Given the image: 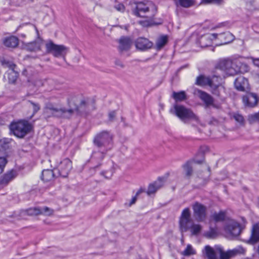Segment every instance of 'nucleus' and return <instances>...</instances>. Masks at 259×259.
<instances>
[{
	"label": "nucleus",
	"mask_w": 259,
	"mask_h": 259,
	"mask_svg": "<svg viewBox=\"0 0 259 259\" xmlns=\"http://www.w3.org/2000/svg\"><path fill=\"white\" fill-rule=\"evenodd\" d=\"M241 57L220 59L216 65V68L224 71L229 75H234L239 73H243L248 71L247 65L242 62Z\"/></svg>",
	"instance_id": "f257e3e1"
},
{
	"label": "nucleus",
	"mask_w": 259,
	"mask_h": 259,
	"mask_svg": "<svg viewBox=\"0 0 259 259\" xmlns=\"http://www.w3.org/2000/svg\"><path fill=\"white\" fill-rule=\"evenodd\" d=\"M175 114L183 122L188 123L190 121H194L197 123L200 122L198 117L192 110L181 105H175Z\"/></svg>",
	"instance_id": "f03ea898"
},
{
	"label": "nucleus",
	"mask_w": 259,
	"mask_h": 259,
	"mask_svg": "<svg viewBox=\"0 0 259 259\" xmlns=\"http://www.w3.org/2000/svg\"><path fill=\"white\" fill-rule=\"evenodd\" d=\"M96 148L111 150L113 148L112 136L107 132H103L97 135L94 140Z\"/></svg>",
	"instance_id": "7ed1b4c3"
},
{
	"label": "nucleus",
	"mask_w": 259,
	"mask_h": 259,
	"mask_svg": "<svg viewBox=\"0 0 259 259\" xmlns=\"http://www.w3.org/2000/svg\"><path fill=\"white\" fill-rule=\"evenodd\" d=\"M32 128V125L26 120L12 122L10 125V131L18 138L24 137L30 132Z\"/></svg>",
	"instance_id": "20e7f679"
},
{
	"label": "nucleus",
	"mask_w": 259,
	"mask_h": 259,
	"mask_svg": "<svg viewBox=\"0 0 259 259\" xmlns=\"http://www.w3.org/2000/svg\"><path fill=\"white\" fill-rule=\"evenodd\" d=\"M46 51L48 53L52 54L57 58H65L69 51V48L64 45L55 44L52 41H50L46 44Z\"/></svg>",
	"instance_id": "39448f33"
},
{
	"label": "nucleus",
	"mask_w": 259,
	"mask_h": 259,
	"mask_svg": "<svg viewBox=\"0 0 259 259\" xmlns=\"http://www.w3.org/2000/svg\"><path fill=\"white\" fill-rule=\"evenodd\" d=\"M224 230L229 237H237L241 233L240 224L234 220L230 219L225 221Z\"/></svg>",
	"instance_id": "423d86ee"
},
{
	"label": "nucleus",
	"mask_w": 259,
	"mask_h": 259,
	"mask_svg": "<svg viewBox=\"0 0 259 259\" xmlns=\"http://www.w3.org/2000/svg\"><path fill=\"white\" fill-rule=\"evenodd\" d=\"M216 250L220 254V259H230L232 257L235 256L238 254H242L245 252L244 248L241 246H238L237 247L232 249L228 250L227 251H224L221 246H217Z\"/></svg>",
	"instance_id": "0eeeda50"
},
{
	"label": "nucleus",
	"mask_w": 259,
	"mask_h": 259,
	"mask_svg": "<svg viewBox=\"0 0 259 259\" xmlns=\"http://www.w3.org/2000/svg\"><path fill=\"white\" fill-rule=\"evenodd\" d=\"M193 215L198 222H203L206 218V207L202 204L195 202L192 205Z\"/></svg>",
	"instance_id": "6e6552de"
},
{
	"label": "nucleus",
	"mask_w": 259,
	"mask_h": 259,
	"mask_svg": "<svg viewBox=\"0 0 259 259\" xmlns=\"http://www.w3.org/2000/svg\"><path fill=\"white\" fill-rule=\"evenodd\" d=\"M47 109L50 110L55 116L69 118L73 113L72 109H66L65 108H58L54 107L52 105L47 106Z\"/></svg>",
	"instance_id": "1a4fd4ad"
},
{
	"label": "nucleus",
	"mask_w": 259,
	"mask_h": 259,
	"mask_svg": "<svg viewBox=\"0 0 259 259\" xmlns=\"http://www.w3.org/2000/svg\"><path fill=\"white\" fill-rule=\"evenodd\" d=\"M72 168L71 161L68 158H65L60 163L58 170L60 176L65 178L67 177Z\"/></svg>",
	"instance_id": "9d476101"
},
{
	"label": "nucleus",
	"mask_w": 259,
	"mask_h": 259,
	"mask_svg": "<svg viewBox=\"0 0 259 259\" xmlns=\"http://www.w3.org/2000/svg\"><path fill=\"white\" fill-rule=\"evenodd\" d=\"M191 221L190 212L189 208H185L181 214L180 224L182 232H186L189 229L188 223Z\"/></svg>",
	"instance_id": "9b49d317"
},
{
	"label": "nucleus",
	"mask_w": 259,
	"mask_h": 259,
	"mask_svg": "<svg viewBox=\"0 0 259 259\" xmlns=\"http://www.w3.org/2000/svg\"><path fill=\"white\" fill-rule=\"evenodd\" d=\"M135 46L137 49L145 51L152 48L153 44L148 39L145 37H139L135 41Z\"/></svg>",
	"instance_id": "f8f14e48"
},
{
	"label": "nucleus",
	"mask_w": 259,
	"mask_h": 259,
	"mask_svg": "<svg viewBox=\"0 0 259 259\" xmlns=\"http://www.w3.org/2000/svg\"><path fill=\"white\" fill-rule=\"evenodd\" d=\"M242 100L246 107H253L257 105L259 98L255 94L248 93L243 97Z\"/></svg>",
	"instance_id": "ddd939ff"
},
{
	"label": "nucleus",
	"mask_w": 259,
	"mask_h": 259,
	"mask_svg": "<svg viewBox=\"0 0 259 259\" xmlns=\"http://www.w3.org/2000/svg\"><path fill=\"white\" fill-rule=\"evenodd\" d=\"M149 4L142 2L137 3L136 8L133 10L135 15L141 17H148L144 14L149 11Z\"/></svg>",
	"instance_id": "4468645a"
},
{
	"label": "nucleus",
	"mask_w": 259,
	"mask_h": 259,
	"mask_svg": "<svg viewBox=\"0 0 259 259\" xmlns=\"http://www.w3.org/2000/svg\"><path fill=\"white\" fill-rule=\"evenodd\" d=\"M17 176V172L11 170L0 177V187L3 188L8 185Z\"/></svg>",
	"instance_id": "2eb2a0df"
},
{
	"label": "nucleus",
	"mask_w": 259,
	"mask_h": 259,
	"mask_svg": "<svg viewBox=\"0 0 259 259\" xmlns=\"http://www.w3.org/2000/svg\"><path fill=\"white\" fill-rule=\"evenodd\" d=\"M220 78V76L215 75L213 76L212 77H209L200 75L196 78L195 84L199 86H204L206 85L210 86L214 80Z\"/></svg>",
	"instance_id": "dca6fc26"
},
{
	"label": "nucleus",
	"mask_w": 259,
	"mask_h": 259,
	"mask_svg": "<svg viewBox=\"0 0 259 259\" xmlns=\"http://www.w3.org/2000/svg\"><path fill=\"white\" fill-rule=\"evenodd\" d=\"M217 33L206 34L202 36L199 39V43L201 48L211 46L213 39L217 38Z\"/></svg>",
	"instance_id": "f3484780"
},
{
	"label": "nucleus",
	"mask_w": 259,
	"mask_h": 259,
	"mask_svg": "<svg viewBox=\"0 0 259 259\" xmlns=\"http://www.w3.org/2000/svg\"><path fill=\"white\" fill-rule=\"evenodd\" d=\"M165 182L164 178H159L157 181L149 185L147 193L148 195L155 193L159 189L162 187Z\"/></svg>",
	"instance_id": "a211bd4d"
},
{
	"label": "nucleus",
	"mask_w": 259,
	"mask_h": 259,
	"mask_svg": "<svg viewBox=\"0 0 259 259\" xmlns=\"http://www.w3.org/2000/svg\"><path fill=\"white\" fill-rule=\"evenodd\" d=\"M194 93L197 95L207 106L213 105V99L209 94L200 90H195Z\"/></svg>",
	"instance_id": "6ab92c4d"
},
{
	"label": "nucleus",
	"mask_w": 259,
	"mask_h": 259,
	"mask_svg": "<svg viewBox=\"0 0 259 259\" xmlns=\"http://www.w3.org/2000/svg\"><path fill=\"white\" fill-rule=\"evenodd\" d=\"M9 69L5 74V77L7 76L9 82L10 83H14L16 81L18 73L14 70L16 65L13 63H11L9 65Z\"/></svg>",
	"instance_id": "aec40b11"
},
{
	"label": "nucleus",
	"mask_w": 259,
	"mask_h": 259,
	"mask_svg": "<svg viewBox=\"0 0 259 259\" xmlns=\"http://www.w3.org/2000/svg\"><path fill=\"white\" fill-rule=\"evenodd\" d=\"M118 49L120 51H127L129 50L132 45V41L128 37L122 36L118 41Z\"/></svg>",
	"instance_id": "412c9836"
},
{
	"label": "nucleus",
	"mask_w": 259,
	"mask_h": 259,
	"mask_svg": "<svg viewBox=\"0 0 259 259\" xmlns=\"http://www.w3.org/2000/svg\"><path fill=\"white\" fill-rule=\"evenodd\" d=\"M235 88L240 91H244L248 88V82L246 78L242 76H238L234 81Z\"/></svg>",
	"instance_id": "4be33fe9"
},
{
	"label": "nucleus",
	"mask_w": 259,
	"mask_h": 259,
	"mask_svg": "<svg viewBox=\"0 0 259 259\" xmlns=\"http://www.w3.org/2000/svg\"><path fill=\"white\" fill-rule=\"evenodd\" d=\"M108 151V150L103 149L97 148V149L93 152L91 159L92 160H96L98 162L99 164L97 166L101 164L100 162L105 157Z\"/></svg>",
	"instance_id": "5701e85b"
},
{
	"label": "nucleus",
	"mask_w": 259,
	"mask_h": 259,
	"mask_svg": "<svg viewBox=\"0 0 259 259\" xmlns=\"http://www.w3.org/2000/svg\"><path fill=\"white\" fill-rule=\"evenodd\" d=\"M42 44V40L38 39L34 41L25 44L24 45V48L29 51L36 52L40 50Z\"/></svg>",
	"instance_id": "b1692460"
},
{
	"label": "nucleus",
	"mask_w": 259,
	"mask_h": 259,
	"mask_svg": "<svg viewBox=\"0 0 259 259\" xmlns=\"http://www.w3.org/2000/svg\"><path fill=\"white\" fill-rule=\"evenodd\" d=\"M220 79L221 78L214 80L209 86L212 93L217 96H220L221 91L224 90L223 87L220 85Z\"/></svg>",
	"instance_id": "393cba45"
},
{
	"label": "nucleus",
	"mask_w": 259,
	"mask_h": 259,
	"mask_svg": "<svg viewBox=\"0 0 259 259\" xmlns=\"http://www.w3.org/2000/svg\"><path fill=\"white\" fill-rule=\"evenodd\" d=\"M19 42V39L17 37L12 36L5 38L4 40V44L7 47L15 48Z\"/></svg>",
	"instance_id": "a878e982"
},
{
	"label": "nucleus",
	"mask_w": 259,
	"mask_h": 259,
	"mask_svg": "<svg viewBox=\"0 0 259 259\" xmlns=\"http://www.w3.org/2000/svg\"><path fill=\"white\" fill-rule=\"evenodd\" d=\"M218 38L222 40V45H225L232 41L234 39V36L230 32H225L218 34Z\"/></svg>",
	"instance_id": "bb28decb"
},
{
	"label": "nucleus",
	"mask_w": 259,
	"mask_h": 259,
	"mask_svg": "<svg viewBox=\"0 0 259 259\" xmlns=\"http://www.w3.org/2000/svg\"><path fill=\"white\" fill-rule=\"evenodd\" d=\"M259 241V225L255 224L253 226L250 242L254 244Z\"/></svg>",
	"instance_id": "cd10ccee"
},
{
	"label": "nucleus",
	"mask_w": 259,
	"mask_h": 259,
	"mask_svg": "<svg viewBox=\"0 0 259 259\" xmlns=\"http://www.w3.org/2000/svg\"><path fill=\"white\" fill-rule=\"evenodd\" d=\"M13 141L10 138H3L0 140V151H5L12 145Z\"/></svg>",
	"instance_id": "c85d7f7f"
},
{
	"label": "nucleus",
	"mask_w": 259,
	"mask_h": 259,
	"mask_svg": "<svg viewBox=\"0 0 259 259\" xmlns=\"http://www.w3.org/2000/svg\"><path fill=\"white\" fill-rule=\"evenodd\" d=\"M168 37L166 35H161L159 36L156 41V49L157 50H161L167 42Z\"/></svg>",
	"instance_id": "c756f323"
},
{
	"label": "nucleus",
	"mask_w": 259,
	"mask_h": 259,
	"mask_svg": "<svg viewBox=\"0 0 259 259\" xmlns=\"http://www.w3.org/2000/svg\"><path fill=\"white\" fill-rule=\"evenodd\" d=\"M54 177V171L50 169H44L41 174V180L44 182L51 181Z\"/></svg>",
	"instance_id": "7c9ffc66"
},
{
	"label": "nucleus",
	"mask_w": 259,
	"mask_h": 259,
	"mask_svg": "<svg viewBox=\"0 0 259 259\" xmlns=\"http://www.w3.org/2000/svg\"><path fill=\"white\" fill-rule=\"evenodd\" d=\"M182 167L185 174L186 177L189 178L193 174L192 162L187 161L183 165Z\"/></svg>",
	"instance_id": "2f4dec72"
},
{
	"label": "nucleus",
	"mask_w": 259,
	"mask_h": 259,
	"mask_svg": "<svg viewBox=\"0 0 259 259\" xmlns=\"http://www.w3.org/2000/svg\"><path fill=\"white\" fill-rule=\"evenodd\" d=\"M172 97L177 102L184 101L187 99V96L184 91L179 92H174Z\"/></svg>",
	"instance_id": "473e14b6"
},
{
	"label": "nucleus",
	"mask_w": 259,
	"mask_h": 259,
	"mask_svg": "<svg viewBox=\"0 0 259 259\" xmlns=\"http://www.w3.org/2000/svg\"><path fill=\"white\" fill-rule=\"evenodd\" d=\"M147 19L146 20H140L138 22L139 24H140L141 25H142L143 27H149L151 26L154 25H157L159 24H160L161 23H155L153 20V16L152 17H146Z\"/></svg>",
	"instance_id": "72a5a7b5"
},
{
	"label": "nucleus",
	"mask_w": 259,
	"mask_h": 259,
	"mask_svg": "<svg viewBox=\"0 0 259 259\" xmlns=\"http://www.w3.org/2000/svg\"><path fill=\"white\" fill-rule=\"evenodd\" d=\"M175 4L184 8H188L194 5L193 0H174Z\"/></svg>",
	"instance_id": "f704fd0d"
},
{
	"label": "nucleus",
	"mask_w": 259,
	"mask_h": 259,
	"mask_svg": "<svg viewBox=\"0 0 259 259\" xmlns=\"http://www.w3.org/2000/svg\"><path fill=\"white\" fill-rule=\"evenodd\" d=\"M205 254L208 259H218L214 250L209 245L205 247Z\"/></svg>",
	"instance_id": "c9c22d12"
},
{
	"label": "nucleus",
	"mask_w": 259,
	"mask_h": 259,
	"mask_svg": "<svg viewBox=\"0 0 259 259\" xmlns=\"http://www.w3.org/2000/svg\"><path fill=\"white\" fill-rule=\"evenodd\" d=\"M225 213L223 211H220L219 213L215 212L212 216V219L216 222H221L225 219Z\"/></svg>",
	"instance_id": "e433bc0d"
},
{
	"label": "nucleus",
	"mask_w": 259,
	"mask_h": 259,
	"mask_svg": "<svg viewBox=\"0 0 259 259\" xmlns=\"http://www.w3.org/2000/svg\"><path fill=\"white\" fill-rule=\"evenodd\" d=\"M218 235L217 231L215 229L210 228V229L204 233V236L208 239L215 238Z\"/></svg>",
	"instance_id": "4c0bfd02"
},
{
	"label": "nucleus",
	"mask_w": 259,
	"mask_h": 259,
	"mask_svg": "<svg viewBox=\"0 0 259 259\" xmlns=\"http://www.w3.org/2000/svg\"><path fill=\"white\" fill-rule=\"evenodd\" d=\"M184 256H190L196 254V251L190 244H188L186 249L181 253Z\"/></svg>",
	"instance_id": "58836bf2"
},
{
	"label": "nucleus",
	"mask_w": 259,
	"mask_h": 259,
	"mask_svg": "<svg viewBox=\"0 0 259 259\" xmlns=\"http://www.w3.org/2000/svg\"><path fill=\"white\" fill-rule=\"evenodd\" d=\"M39 208L40 214L50 216L52 215L54 212L53 209L47 206L39 207Z\"/></svg>",
	"instance_id": "ea45409f"
},
{
	"label": "nucleus",
	"mask_w": 259,
	"mask_h": 259,
	"mask_svg": "<svg viewBox=\"0 0 259 259\" xmlns=\"http://www.w3.org/2000/svg\"><path fill=\"white\" fill-rule=\"evenodd\" d=\"M189 228L193 235H196L198 234L201 230V226L199 224H193Z\"/></svg>",
	"instance_id": "a19ab883"
},
{
	"label": "nucleus",
	"mask_w": 259,
	"mask_h": 259,
	"mask_svg": "<svg viewBox=\"0 0 259 259\" xmlns=\"http://www.w3.org/2000/svg\"><path fill=\"white\" fill-rule=\"evenodd\" d=\"M26 213L29 215H36L40 214L39 207L30 208L26 210Z\"/></svg>",
	"instance_id": "79ce46f5"
},
{
	"label": "nucleus",
	"mask_w": 259,
	"mask_h": 259,
	"mask_svg": "<svg viewBox=\"0 0 259 259\" xmlns=\"http://www.w3.org/2000/svg\"><path fill=\"white\" fill-rule=\"evenodd\" d=\"M29 102L32 105L33 108V113L29 118L31 119L35 114V113L40 110V106L38 104L35 103L32 101Z\"/></svg>",
	"instance_id": "37998d69"
},
{
	"label": "nucleus",
	"mask_w": 259,
	"mask_h": 259,
	"mask_svg": "<svg viewBox=\"0 0 259 259\" xmlns=\"http://www.w3.org/2000/svg\"><path fill=\"white\" fill-rule=\"evenodd\" d=\"M7 163V160L5 157L0 156V174H1Z\"/></svg>",
	"instance_id": "c03bdc74"
},
{
	"label": "nucleus",
	"mask_w": 259,
	"mask_h": 259,
	"mask_svg": "<svg viewBox=\"0 0 259 259\" xmlns=\"http://www.w3.org/2000/svg\"><path fill=\"white\" fill-rule=\"evenodd\" d=\"M248 120L250 122H253L259 120V112L249 115Z\"/></svg>",
	"instance_id": "a18cd8bd"
},
{
	"label": "nucleus",
	"mask_w": 259,
	"mask_h": 259,
	"mask_svg": "<svg viewBox=\"0 0 259 259\" xmlns=\"http://www.w3.org/2000/svg\"><path fill=\"white\" fill-rule=\"evenodd\" d=\"M234 119L239 123H242L244 121L243 117L239 114H235L234 115Z\"/></svg>",
	"instance_id": "49530a36"
},
{
	"label": "nucleus",
	"mask_w": 259,
	"mask_h": 259,
	"mask_svg": "<svg viewBox=\"0 0 259 259\" xmlns=\"http://www.w3.org/2000/svg\"><path fill=\"white\" fill-rule=\"evenodd\" d=\"M116 117V112L115 111H112L108 113V120L110 122H112L114 120Z\"/></svg>",
	"instance_id": "de8ad7c7"
},
{
	"label": "nucleus",
	"mask_w": 259,
	"mask_h": 259,
	"mask_svg": "<svg viewBox=\"0 0 259 259\" xmlns=\"http://www.w3.org/2000/svg\"><path fill=\"white\" fill-rule=\"evenodd\" d=\"M24 0H10V3L14 6H20Z\"/></svg>",
	"instance_id": "09e8293b"
},
{
	"label": "nucleus",
	"mask_w": 259,
	"mask_h": 259,
	"mask_svg": "<svg viewBox=\"0 0 259 259\" xmlns=\"http://www.w3.org/2000/svg\"><path fill=\"white\" fill-rule=\"evenodd\" d=\"M142 191L141 190H139L136 193V196H135L134 197H133L132 199H131V201L130 203V205H132L133 204H134L136 200H137V196L138 195H139L140 194H141L142 193Z\"/></svg>",
	"instance_id": "8fccbe9b"
},
{
	"label": "nucleus",
	"mask_w": 259,
	"mask_h": 259,
	"mask_svg": "<svg viewBox=\"0 0 259 259\" xmlns=\"http://www.w3.org/2000/svg\"><path fill=\"white\" fill-rule=\"evenodd\" d=\"M115 8L119 12H123L124 10V6L121 4H118L115 5Z\"/></svg>",
	"instance_id": "3c124183"
},
{
	"label": "nucleus",
	"mask_w": 259,
	"mask_h": 259,
	"mask_svg": "<svg viewBox=\"0 0 259 259\" xmlns=\"http://www.w3.org/2000/svg\"><path fill=\"white\" fill-rule=\"evenodd\" d=\"M115 64L116 65V66L120 68H123L124 66L123 63L119 60H116L115 61Z\"/></svg>",
	"instance_id": "603ef678"
},
{
	"label": "nucleus",
	"mask_w": 259,
	"mask_h": 259,
	"mask_svg": "<svg viewBox=\"0 0 259 259\" xmlns=\"http://www.w3.org/2000/svg\"><path fill=\"white\" fill-rule=\"evenodd\" d=\"M207 3H214L216 4H220L221 0H204Z\"/></svg>",
	"instance_id": "864d4df0"
},
{
	"label": "nucleus",
	"mask_w": 259,
	"mask_h": 259,
	"mask_svg": "<svg viewBox=\"0 0 259 259\" xmlns=\"http://www.w3.org/2000/svg\"><path fill=\"white\" fill-rule=\"evenodd\" d=\"M252 60H253V64L255 66L259 67V59H258V58L253 59Z\"/></svg>",
	"instance_id": "5fc2aeb1"
},
{
	"label": "nucleus",
	"mask_w": 259,
	"mask_h": 259,
	"mask_svg": "<svg viewBox=\"0 0 259 259\" xmlns=\"http://www.w3.org/2000/svg\"><path fill=\"white\" fill-rule=\"evenodd\" d=\"M85 101L82 100L81 101L80 105V106H82V105H85Z\"/></svg>",
	"instance_id": "6e6d98bb"
},
{
	"label": "nucleus",
	"mask_w": 259,
	"mask_h": 259,
	"mask_svg": "<svg viewBox=\"0 0 259 259\" xmlns=\"http://www.w3.org/2000/svg\"><path fill=\"white\" fill-rule=\"evenodd\" d=\"M68 104L69 105L71 104V101H70L69 100H68Z\"/></svg>",
	"instance_id": "4d7b16f0"
},
{
	"label": "nucleus",
	"mask_w": 259,
	"mask_h": 259,
	"mask_svg": "<svg viewBox=\"0 0 259 259\" xmlns=\"http://www.w3.org/2000/svg\"><path fill=\"white\" fill-rule=\"evenodd\" d=\"M75 107H76V108L77 109L78 107H77V105H75Z\"/></svg>",
	"instance_id": "13d9d810"
}]
</instances>
